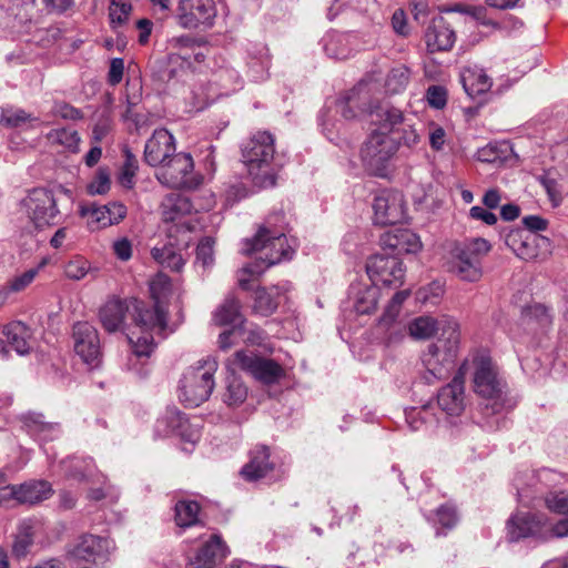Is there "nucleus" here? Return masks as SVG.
<instances>
[{"label": "nucleus", "instance_id": "obj_1", "mask_svg": "<svg viewBox=\"0 0 568 568\" xmlns=\"http://www.w3.org/2000/svg\"><path fill=\"white\" fill-rule=\"evenodd\" d=\"M195 211L191 200L180 193H170L161 202L162 221L172 224L168 227V242L151 250L154 261L163 268L180 272L185 264L182 250L187 248L193 230L189 216Z\"/></svg>", "mask_w": 568, "mask_h": 568}, {"label": "nucleus", "instance_id": "obj_2", "mask_svg": "<svg viewBox=\"0 0 568 568\" xmlns=\"http://www.w3.org/2000/svg\"><path fill=\"white\" fill-rule=\"evenodd\" d=\"M154 304L146 307L142 303H134V323L136 331L128 334L132 353L128 356L126 368L139 377L148 375L149 371L142 358L146 359L153 352L155 344L151 332H163L168 324V312L160 302V297L155 293V285H151Z\"/></svg>", "mask_w": 568, "mask_h": 568}, {"label": "nucleus", "instance_id": "obj_3", "mask_svg": "<svg viewBox=\"0 0 568 568\" xmlns=\"http://www.w3.org/2000/svg\"><path fill=\"white\" fill-rule=\"evenodd\" d=\"M244 165L255 185L272 187L276 183V172L273 168L275 155V138L268 131H257L241 146Z\"/></svg>", "mask_w": 568, "mask_h": 568}, {"label": "nucleus", "instance_id": "obj_4", "mask_svg": "<svg viewBox=\"0 0 568 568\" xmlns=\"http://www.w3.org/2000/svg\"><path fill=\"white\" fill-rule=\"evenodd\" d=\"M215 358L207 356L189 367L180 382V400L189 407H197L207 400L214 388Z\"/></svg>", "mask_w": 568, "mask_h": 568}, {"label": "nucleus", "instance_id": "obj_5", "mask_svg": "<svg viewBox=\"0 0 568 568\" xmlns=\"http://www.w3.org/2000/svg\"><path fill=\"white\" fill-rule=\"evenodd\" d=\"M490 248L489 242L481 237L454 243L449 250L448 271L463 281H478L481 277V258Z\"/></svg>", "mask_w": 568, "mask_h": 568}, {"label": "nucleus", "instance_id": "obj_6", "mask_svg": "<svg viewBox=\"0 0 568 568\" xmlns=\"http://www.w3.org/2000/svg\"><path fill=\"white\" fill-rule=\"evenodd\" d=\"M450 332L449 337H437L420 356L422 364L426 369L424 378L428 384L446 378L455 367L460 333H454V329Z\"/></svg>", "mask_w": 568, "mask_h": 568}, {"label": "nucleus", "instance_id": "obj_7", "mask_svg": "<svg viewBox=\"0 0 568 568\" xmlns=\"http://www.w3.org/2000/svg\"><path fill=\"white\" fill-rule=\"evenodd\" d=\"M61 194L68 197L72 195L71 191L62 185L51 190L36 187L29 191L27 196L21 201L28 217L36 227L43 229L57 224L60 215L58 201Z\"/></svg>", "mask_w": 568, "mask_h": 568}, {"label": "nucleus", "instance_id": "obj_8", "mask_svg": "<svg viewBox=\"0 0 568 568\" xmlns=\"http://www.w3.org/2000/svg\"><path fill=\"white\" fill-rule=\"evenodd\" d=\"M398 149L395 136L371 133L361 149V159L366 170L376 176H384L388 162Z\"/></svg>", "mask_w": 568, "mask_h": 568}, {"label": "nucleus", "instance_id": "obj_9", "mask_svg": "<svg viewBox=\"0 0 568 568\" xmlns=\"http://www.w3.org/2000/svg\"><path fill=\"white\" fill-rule=\"evenodd\" d=\"M158 174V180L172 189L194 187L199 181L193 174V159L189 153H173Z\"/></svg>", "mask_w": 568, "mask_h": 568}, {"label": "nucleus", "instance_id": "obj_10", "mask_svg": "<svg viewBox=\"0 0 568 568\" xmlns=\"http://www.w3.org/2000/svg\"><path fill=\"white\" fill-rule=\"evenodd\" d=\"M230 365L248 373L266 385L275 384L284 376V369L275 361L244 351L236 352L230 359Z\"/></svg>", "mask_w": 568, "mask_h": 568}, {"label": "nucleus", "instance_id": "obj_11", "mask_svg": "<svg viewBox=\"0 0 568 568\" xmlns=\"http://www.w3.org/2000/svg\"><path fill=\"white\" fill-rule=\"evenodd\" d=\"M114 549L113 540L97 535H83L78 544L68 551L75 564L102 566L110 560Z\"/></svg>", "mask_w": 568, "mask_h": 568}, {"label": "nucleus", "instance_id": "obj_12", "mask_svg": "<svg viewBox=\"0 0 568 568\" xmlns=\"http://www.w3.org/2000/svg\"><path fill=\"white\" fill-rule=\"evenodd\" d=\"M366 273L373 285L381 283L397 288L404 283L405 268L398 256L377 253L367 260Z\"/></svg>", "mask_w": 568, "mask_h": 568}, {"label": "nucleus", "instance_id": "obj_13", "mask_svg": "<svg viewBox=\"0 0 568 568\" xmlns=\"http://www.w3.org/2000/svg\"><path fill=\"white\" fill-rule=\"evenodd\" d=\"M474 389L485 398H496L501 393V382L491 357L486 352L477 353L473 358Z\"/></svg>", "mask_w": 568, "mask_h": 568}, {"label": "nucleus", "instance_id": "obj_14", "mask_svg": "<svg viewBox=\"0 0 568 568\" xmlns=\"http://www.w3.org/2000/svg\"><path fill=\"white\" fill-rule=\"evenodd\" d=\"M374 223L386 226L400 223L406 217L404 196L398 191L384 190L376 194L373 202Z\"/></svg>", "mask_w": 568, "mask_h": 568}, {"label": "nucleus", "instance_id": "obj_15", "mask_svg": "<svg viewBox=\"0 0 568 568\" xmlns=\"http://www.w3.org/2000/svg\"><path fill=\"white\" fill-rule=\"evenodd\" d=\"M215 16L213 0H180L175 12L178 23L187 29L211 24Z\"/></svg>", "mask_w": 568, "mask_h": 568}, {"label": "nucleus", "instance_id": "obj_16", "mask_svg": "<svg viewBox=\"0 0 568 568\" xmlns=\"http://www.w3.org/2000/svg\"><path fill=\"white\" fill-rule=\"evenodd\" d=\"M72 337L75 353L89 365L97 366L101 357V344L97 328L89 322L73 325Z\"/></svg>", "mask_w": 568, "mask_h": 568}, {"label": "nucleus", "instance_id": "obj_17", "mask_svg": "<svg viewBox=\"0 0 568 568\" xmlns=\"http://www.w3.org/2000/svg\"><path fill=\"white\" fill-rule=\"evenodd\" d=\"M453 328L454 333H459L457 321L447 315H443L439 318L419 316L413 320L408 325L410 336L416 339H427L438 333V337H449Z\"/></svg>", "mask_w": 568, "mask_h": 568}, {"label": "nucleus", "instance_id": "obj_18", "mask_svg": "<svg viewBox=\"0 0 568 568\" xmlns=\"http://www.w3.org/2000/svg\"><path fill=\"white\" fill-rule=\"evenodd\" d=\"M154 432L158 437L175 435L192 444L199 439L197 432L191 428L189 419L176 408H168L165 414L158 418Z\"/></svg>", "mask_w": 568, "mask_h": 568}, {"label": "nucleus", "instance_id": "obj_19", "mask_svg": "<svg viewBox=\"0 0 568 568\" xmlns=\"http://www.w3.org/2000/svg\"><path fill=\"white\" fill-rule=\"evenodd\" d=\"M286 226L284 212H273L265 219L255 236L252 240H246L243 253L251 254L256 248L266 247L265 243H261L263 239H274L276 240L275 244L283 245Z\"/></svg>", "mask_w": 568, "mask_h": 568}, {"label": "nucleus", "instance_id": "obj_20", "mask_svg": "<svg viewBox=\"0 0 568 568\" xmlns=\"http://www.w3.org/2000/svg\"><path fill=\"white\" fill-rule=\"evenodd\" d=\"M424 38L429 52L449 51L456 41L452 22L440 14L430 20Z\"/></svg>", "mask_w": 568, "mask_h": 568}, {"label": "nucleus", "instance_id": "obj_21", "mask_svg": "<svg viewBox=\"0 0 568 568\" xmlns=\"http://www.w3.org/2000/svg\"><path fill=\"white\" fill-rule=\"evenodd\" d=\"M175 152L174 136L166 129H158L146 141L144 161L151 166H158Z\"/></svg>", "mask_w": 568, "mask_h": 568}, {"label": "nucleus", "instance_id": "obj_22", "mask_svg": "<svg viewBox=\"0 0 568 568\" xmlns=\"http://www.w3.org/2000/svg\"><path fill=\"white\" fill-rule=\"evenodd\" d=\"M464 382V373L459 371L452 382L438 392L437 404L447 415L458 416L465 409Z\"/></svg>", "mask_w": 568, "mask_h": 568}, {"label": "nucleus", "instance_id": "obj_23", "mask_svg": "<svg viewBox=\"0 0 568 568\" xmlns=\"http://www.w3.org/2000/svg\"><path fill=\"white\" fill-rule=\"evenodd\" d=\"M547 239L524 230H510L505 235L506 245L521 260L531 261L539 256V243Z\"/></svg>", "mask_w": 568, "mask_h": 568}, {"label": "nucleus", "instance_id": "obj_24", "mask_svg": "<svg viewBox=\"0 0 568 568\" xmlns=\"http://www.w3.org/2000/svg\"><path fill=\"white\" fill-rule=\"evenodd\" d=\"M226 555V545L220 536L213 535L202 545L186 568H214Z\"/></svg>", "mask_w": 568, "mask_h": 568}, {"label": "nucleus", "instance_id": "obj_25", "mask_svg": "<svg viewBox=\"0 0 568 568\" xmlns=\"http://www.w3.org/2000/svg\"><path fill=\"white\" fill-rule=\"evenodd\" d=\"M274 463L270 460V448L257 445L250 452V460L241 469V476L246 481H256L266 477L274 469Z\"/></svg>", "mask_w": 568, "mask_h": 568}, {"label": "nucleus", "instance_id": "obj_26", "mask_svg": "<svg viewBox=\"0 0 568 568\" xmlns=\"http://www.w3.org/2000/svg\"><path fill=\"white\" fill-rule=\"evenodd\" d=\"M371 123L375 126L373 133H398L399 126L404 123L403 112L390 105H378L375 109L369 106Z\"/></svg>", "mask_w": 568, "mask_h": 568}, {"label": "nucleus", "instance_id": "obj_27", "mask_svg": "<svg viewBox=\"0 0 568 568\" xmlns=\"http://www.w3.org/2000/svg\"><path fill=\"white\" fill-rule=\"evenodd\" d=\"M382 243L393 252L392 255L396 256L404 253H416L422 247L419 237L407 229H397L386 233L382 237Z\"/></svg>", "mask_w": 568, "mask_h": 568}, {"label": "nucleus", "instance_id": "obj_28", "mask_svg": "<svg viewBox=\"0 0 568 568\" xmlns=\"http://www.w3.org/2000/svg\"><path fill=\"white\" fill-rule=\"evenodd\" d=\"M349 300L357 314H371L377 307L379 287L376 285L352 284L348 292Z\"/></svg>", "mask_w": 568, "mask_h": 568}, {"label": "nucleus", "instance_id": "obj_29", "mask_svg": "<svg viewBox=\"0 0 568 568\" xmlns=\"http://www.w3.org/2000/svg\"><path fill=\"white\" fill-rule=\"evenodd\" d=\"M507 529L510 541H517L521 538L539 534L541 530V519L530 513H517L508 520Z\"/></svg>", "mask_w": 568, "mask_h": 568}, {"label": "nucleus", "instance_id": "obj_30", "mask_svg": "<svg viewBox=\"0 0 568 568\" xmlns=\"http://www.w3.org/2000/svg\"><path fill=\"white\" fill-rule=\"evenodd\" d=\"M7 342L19 355L29 354L34 344L31 328L20 321H13L3 327Z\"/></svg>", "mask_w": 568, "mask_h": 568}, {"label": "nucleus", "instance_id": "obj_31", "mask_svg": "<svg viewBox=\"0 0 568 568\" xmlns=\"http://www.w3.org/2000/svg\"><path fill=\"white\" fill-rule=\"evenodd\" d=\"M128 311L129 304L126 301L115 297L109 300L99 312L103 328L109 333L119 331L123 325Z\"/></svg>", "mask_w": 568, "mask_h": 568}, {"label": "nucleus", "instance_id": "obj_32", "mask_svg": "<svg viewBox=\"0 0 568 568\" xmlns=\"http://www.w3.org/2000/svg\"><path fill=\"white\" fill-rule=\"evenodd\" d=\"M20 504L33 506L49 499L53 495L52 485L44 479H30L18 484Z\"/></svg>", "mask_w": 568, "mask_h": 568}, {"label": "nucleus", "instance_id": "obj_33", "mask_svg": "<svg viewBox=\"0 0 568 568\" xmlns=\"http://www.w3.org/2000/svg\"><path fill=\"white\" fill-rule=\"evenodd\" d=\"M229 375L225 377L224 390L221 394L222 402L229 407H239L247 398L248 388L241 377L236 376L234 371L237 367L227 362Z\"/></svg>", "mask_w": 568, "mask_h": 568}, {"label": "nucleus", "instance_id": "obj_34", "mask_svg": "<svg viewBox=\"0 0 568 568\" xmlns=\"http://www.w3.org/2000/svg\"><path fill=\"white\" fill-rule=\"evenodd\" d=\"M61 467L68 478L77 481H93L95 478V466L90 457H70L61 462ZM95 481L100 483L97 478Z\"/></svg>", "mask_w": 568, "mask_h": 568}, {"label": "nucleus", "instance_id": "obj_35", "mask_svg": "<svg viewBox=\"0 0 568 568\" xmlns=\"http://www.w3.org/2000/svg\"><path fill=\"white\" fill-rule=\"evenodd\" d=\"M23 425L28 434L41 443L54 440L61 435L60 425L44 422L42 415L32 414L26 416Z\"/></svg>", "mask_w": 568, "mask_h": 568}, {"label": "nucleus", "instance_id": "obj_36", "mask_svg": "<svg viewBox=\"0 0 568 568\" xmlns=\"http://www.w3.org/2000/svg\"><path fill=\"white\" fill-rule=\"evenodd\" d=\"M275 241L276 240L274 239H263L261 243H265L266 247L256 248L251 252V254L255 252H261L263 254L258 258L265 270L282 262L283 260L291 258L294 253L293 248L287 243L286 235H284L283 245L280 246L278 244H275Z\"/></svg>", "mask_w": 568, "mask_h": 568}, {"label": "nucleus", "instance_id": "obj_37", "mask_svg": "<svg viewBox=\"0 0 568 568\" xmlns=\"http://www.w3.org/2000/svg\"><path fill=\"white\" fill-rule=\"evenodd\" d=\"M213 322L215 325L240 326L244 323L241 313V303L233 294L225 297L224 302L213 313Z\"/></svg>", "mask_w": 568, "mask_h": 568}, {"label": "nucleus", "instance_id": "obj_38", "mask_svg": "<svg viewBox=\"0 0 568 568\" xmlns=\"http://www.w3.org/2000/svg\"><path fill=\"white\" fill-rule=\"evenodd\" d=\"M38 526V523L32 519H23L19 523L11 549L13 557L20 559L29 554Z\"/></svg>", "mask_w": 568, "mask_h": 568}, {"label": "nucleus", "instance_id": "obj_39", "mask_svg": "<svg viewBox=\"0 0 568 568\" xmlns=\"http://www.w3.org/2000/svg\"><path fill=\"white\" fill-rule=\"evenodd\" d=\"M462 83L470 98L484 94L491 88L490 78L478 68H467L462 72Z\"/></svg>", "mask_w": 568, "mask_h": 568}, {"label": "nucleus", "instance_id": "obj_40", "mask_svg": "<svg viewBox=\"0 0 568 568\" xmlns=\"http://www.w3.org/2000/svg\"><path fill=\"white\" fill-rule=\"evenodd\" d=\"M368 92V83L365 81H361L353 90L352 93L343 100L337 102V112L342 114V116L346 120H351L356 118L357 112L355 108L361 111H369L371 105H366L365 103H359L361 95Z\"/></svg>", "mask_w": 568, "mask_h": 568}, {"label": "nucleus", "instance_id": "obj_41", "mask_svg": "<svg viewBox=\"0 0 568 568\" xmlns=\"http://www.w3.org/2000/svg\"><path fill=\"white\" fill-rule=\"evenodd\" d=\"M78 213L91 232L111 226L110 217L104 215L101 205L95 202L80 203Z\"/></svg>", "mask_w": 568, "mask_h": 568}, {"label": "nucleus", "instance_id": "obj_42", "mask_svg": "<svg viewBox=\"0 0 568 568\" xmlns=\"http://www.w3.org/2000/svg\"><path fill=\"white\" fill-rule=\"evenodd\" d=\"M546 506L555 513L564 514L567 517L554 525L551 531L556 537L568 536V495L564 493H550L545 498Z\"/></svg>", "mask_w": 568, "mask_h": 568}, {"label": "nucleus", "instance_id": "obj_43", "mask_svg": "<svg viewBox=\"0 0 568 568\" xmlns=\"http://www.w3.org/2000/svg\"><path fill=\"white\" fill-rule=\"evenodd\" d=\"M324 51L333 59L344 60L352 53L351 36L339 32H329L324 38Z\"/></svg>", "mask_w": 568, "mask_h": 568}, {"label": "nucleus", "instance_id": "obj_44", "mask_svg": "<svg viewBox=\"0 0 568 568\" xmlns=\"http://www.w3.org/2000/svg\"><path fill=\"white\" fill-rule=\"evenodd\" d=\"M281 293L280 286H273L270 290L260 286L256 287L254 290L253 311L263 316L273 314L278 306L276 296Z\"/></svg>", "mask_w": 568, "mask_h": 568}, {"label": "nucleus", "instance_id": "obj_45", "mask_svg": "<svg viewBox=\"0 0 568 568\" xmlns=\"http://www.w3.org/2000/svg\"><path fill=\"white\" fill-rule=\"evenodd\" d=\"M200 505L193 500H180L175 504V523L186 528L197 524Z\"/></svg>", "mask_w": 568, "mask_h": 568}, {"label": "nucleus", "instance_id": "obj_46", "mask_svg": "<svg viewBox=\"0 0 568 568\" xmlns=\"http://www.w3.org/2000/svg\"><path fill=\"white\" fill-rule=\"evenodd\" d=\"M408 290L396 292L389 303L387 304L382 317L378 321L379 327L389 328L390 326L396 327L395 321L399 315L400 308L405 300L409 296Z\"/></svg>", "mask_w": 568, "mask_h": 568}, {"label": "nucleus", "instance_id": "obj_47", "mask_svg": "<svg viewBox=\"0 0 568 568\" xmlns=\"http://www.w3.org/2000/svg\"><path fill=\"white\" fill-rule=\"evenodd\" d=\"M408 290L396 292L389 303L387 304L382 317L378 321L379 327L389 328L390 326L396 327L395 321L399 315L400 308L405 300L409 296Z\"/></svg>", "mask_w": 568, "mask_h": 568}, {"label": "nucleus", "instance_id": "obj_48", "mask_svg": "<svg viewBox=\"0 0 568 568\" xmlns=\"http://www.w3.org/2000/svg\"><path fill=\"white\" fill-rule=\"evenodd\" d=\"M510 150L508 142L488 143L486 146L478 149L477 159L485 163L500 164L505 162Z\"/></svg>", "mask_w": 568, "mask_h": 568}, {"label": "nucleus", "instance_id": "obj_49", "mask_svg": "<svg viewBox=\"0 0 568 568\" xmlns=\"http://www.w3.org/2000/svg\"><path fill=\"white\" fill-rule=\"evenodd\" d=\"M214 82L223 90L225 94L235 92L242 88V78L232 67H220L214 73Z\"/></svg>", "mask_w": 568, "mask_h": 568}, {"label": "nucleus", "instance_id": "obj_50", "mask_svg": "<svg viewBox=\"0 0 568 568\" xmlns=\"http://www.w3.org/2000/svg\"><path fill=\"white\" fill-rule=\"evenodd\" d=\"M410 71L406 65H397L393 68L386 78L385 87L389 93H399L405 90L409 83Z\"/></svg>", "mask_w": 568, "mask_h": 568}, {"label": "nucleus", "instance_id": "obj_51", "mask_svg": "<svg viewBox=\"0 0 568 568\" xmlns=\"http://www.w3.org/2000/svg\"><path fill=\"white\" fill-rule=\"evenodd\" d=\"M521 321L525 324L536 323L539 326L545 327L551 323V315L545 305L534 304L521 311Z\"/></svg>", "mask_w": 568, "mask_h": 568}, {"label": "nucleus", "instance_id": "obj_52", "mask_svg": "<svg viewBox=\"0 0 568 568\" xmlns=\"http://www.w3.org/2000/svg\"><path fill=\"white\" fill-rule=\"evenodd\" d=\"M124 163L119 175V183L125 189H132L134 185V176L138 171V160L129 150L124 149Z\"/></svg>", "mask_w": 568, "mask_h": 568}, {"label": "nucleus", "instance_id": "obj_53", "mask_svg": "<svg viewBox=\"0 0 568 568\" xmlns=\"http://www.w3.org/2000/svg\"><path fill=\"white\" fill-rule=\"evenodd\" d=\"M131 11L130 0H111L109 17L112 28L123 26L129 20Z\"/></svg>", "mask_w": 568, "mask_h": 568}, {"label": "nucleus", "instance_id": "obj_54", "mask_svg": "<svg viewBox=\"0 0 568 568\" xmlns=\"http://www.w3.org/2000/svg\"><path fill=\"white\" fill-rule=\"evenodd\" d=\"M49 138L53 142L61 144L73 152L78 151L80 136L77 130L72 128L53 130L50 132Z\"/></svg>", "mask_w": 568, "mask_h": 568}, {"label": "nucleus", "instance_id": "obj_55", "mask_svg": "<svg viewBox=\"0 0 568 568\" xmlns=\"http://www.w3.org/2000/svg\"><path fill=\"white\" fill-rule=\"evenodd\" d=\"M91 270V265L83 256H74L64 265V274L73 281L82 280Z\"/></svg>", "mask_w": 568, "mask_h": 568}, {"label": "nucleus", "instance_id": "obj_56", "mask_svg": "<svg viewBox=\"0 0 568 568\" xmlns=\"http://www.w3.org/2000/svg\"><path fill=\"white\" fill-rule=\"evenodd\" d=\"M265 271V267L262 266L260 262H255L253 264H247L237 271V284L239 287L243 291L253 290L252 286V277L260 276Z\"/></svg>", "mask_w": 568, "mask_h": 568}, {"label": "nucleus", "instance_id": "obj_57", "mask_svg": "<svg viewBox=\"0 0 568 568\" xmlns=\"http://www.w3.org/2000/svg\"><path fill=\"white\" fill-rule=\"evenodd\" d=\"M111 187L110 172L105 168H100L92 181L87 185V192L90 195H103Z\"/></svg>", "mask_w": 568, "mask_h": 568}, {"label": "nucleus", "instance_id": "obj_58", "mask_svg": "<svg viewBox=\"0 0 568 568\" xmlns=\"http://www.w3.org/2000/svg\"><path fill=\"white\" fill-rule=\"evenodd\" d=\"M31 120H33L31 114L22 109H4L0 122L9 128H18Z\"/></svg>", "mask_w": 568, "mask_h": 568}, {"label": "nucleus", "instance_id": "obj_59", "mask_svg": "<svg viewBox=\"0 0 568 568\" xmlns=\"http://www.w3.org/2000/svg\"><path fill=\"white\" fill-rule=\"evenodd\" d=\"M196 262L206 268L214 263V240L204 237L196 247Z\"/></svg>", "mask_w": 568, "mask_h": 568}, {"label": "nucleus", "instance_id": "obj_60", "mask_svg": "<svg viewBox=\"0 0 568 568\" xmlns=\"http://www.w3.org/2000/svg\"><path fill=\"white\" fill-rule=\"evenodd\" d=\"M17 505H21L18 484L0 486V507L10 509Z\"/></svg>", "mask_w": 568, "mask_h": 568}, {"label": "nucleus", "instance_id": "obj_61", "mask_svg": "<svg viewBox=\"0 0 568 568\" xmlns=\"http://www.w3.org/2000/svg\"><path fill=\"white\" fill-rule=\"evenodd\" d=\"M397 134L399 135L395 139L398 144L403 143L408 148H413L419 142V134L417 130L413 124L408 123L406 118L404 119V123L400 124L399 132Z\"/></svg>", "mask_w": 568, "mask_h": 568}, {"label": "nucleus", "instance_id": "obj_62", "mask_svg": "<svg viewBox=\"0 0 568 568\" xmlns=\"http://www.w3.org/2000/svg\"><path fill=\"white\" fill-rule=\"evenodd\" d=\"M38 272V268H30L22 274L13 276L8 281L10 290L14 291L16 294L24 291L34 281Z\"/></svg>", "mask_w": 568, "mask_h": 568}, {"label": "nucleus", "instance_id": "obj_63", "mask_svg": "<svg viewBox=\"0 0 568 568\" xmlns=\"http://www.w3.org/2000/svg\"><path fill=\"white\" fill-rule=\"evenodd\" d=\"M105 216L111 220V225H116L122 222L126 216V206L121 202H110L105 205H101Z\"/></svg>", "mask_w": 568, "mask_h": 568}, {"label": "nucleus", "instance_id": "obj_64", "mask_svg": "<svg viewBox=\"0 0 568 568\" xmlns=\"http://www.w3.org/2000/svg\"><path fill=\"white\" fill-rule=\"evenodd\" d=\"M436 517L438 524L445 528H453L458 521L456 509L449 504L440 506L436 510Z\"/></svg>", "mask_w": 568, "mask_h": 568}]
</instances>
